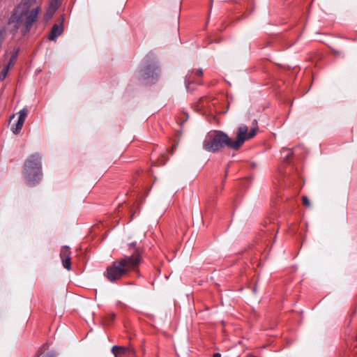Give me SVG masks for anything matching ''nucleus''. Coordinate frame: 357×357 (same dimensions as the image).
<instances>
[{"label":"nucleus","instance_id":"nucleus-1","mask_svg":"<svg viewBox=\"0 0 357 357\" xmlns=\"http://www.w3.org/2000/svg\"><path fill=\"white\" fill-rule=\"evenodd\" d=\"M142 260V255L135 251L130 256H124L109 266L104 275L110 282H116L128 275L132 271H138Z\"/></svg>","mask_w":357,"mask_h":357},{"label":"nucleus","instance_id":"nucleus-2","mask_svg":"<svg viewBox=\"0 0 357 357\" xmlns=\"http://www.w3.org/2000/svg\"><path fill=\"white\" fill-rule=\"evenodd\" d=\"M36 0H22L10 18V22L14 24L15 29H20L24 34L29 31L40 10L38 6L32 8Z\"/></svg>","mask_w":357,"mask_h":357},{"label":"nucleus","instance_id":"nucleus-3","mask_svg":"<svg viewBox=\"0 0 357 357\" xmlns=\"http://www.w3.org/2000/svg\"><path fill=\"white\" fill-rule=\"evenodd\" d=\"M42 156L34 153L29 156L24 164L23 176L30 186L38 183L42 178Z\"/></svg>","mask_w":357,"mask_h":357},{"label":"nucleus","instance_id":"nucleus-4","mask_svg":"<svg viewBox=\"0 0 357 357\" xmlns=\"http://www.w3.org/2000/svg\"><path fill=\"white\" fill-rule=\"evenodd\" d=\"M232 139L222 131L208 133L203 142L204 149L208 152H218L225 147L231 149Z\"/></svg>","mask_w":357,"mask_h":357},{"label":"nucleus","instance_id":"nucleus-5","mask_svg":"<svg viewBox=\"0 0 357 357\" xmlns=\"http://www.w3.org/2000/svg\"><path fill=\"white\" fill-rule=\"evenodd\" d=\"M255 135V128H252L248 132V128L246 126H241L236 132V139L235 140L232 139L231 149H238L246 140L252 138Z\"/></svg>","mask_w":357,"mask_h":357},{"label":"nucleus","instance_id":"nucleus-6","mask_svg":"<svg viewBox=\"0 0 357 357\" xmlns=\"http://www.w3.org/2000/svg\"><path fill=\"white\" fill-rule=\"evenodd\" d=\"M112 351L115 357H136L135 349L129 347L114 346Z\"/></svg>","mask_w":357,"mask_h":357},{"label":"nucleus","instance_id":"nucleus-7","mask_svg":"<svg viewBox=\"0 0 357 357\" xmlns=\"http://www.w3.org/2000/svg\"><path fill=\"white\" fill-rule=\"evenodd\" d=\"M71 252L70 250L69 247L63 246L60 251V257L62 261V264L63 267L68 270H71V258H70Z\"/></svg>","mask_w":357,"mask_h":357},{"label":"nucleus","instance_id":"nucleus-8","mask_svg":"<svg viewBox=\"0 0 357 357\" xmlns=\"http://www.w3.org/2000/svg\"><path fill=\"white\" fill-rule=\"evenodd\" d=\"M27 113L28 110L26 109H22L20 111L18 121L17 123L12 128V131L14 134H17L21 130Z\"/></svg>","mask_w":357,"mask_h":357},{"label":"nucleus","instance_id":"nucleus-9","mask_svg":"<svg viewBox=\"0 0 357 357\" xmlns=\"http://www.w3.org/2000/svg\"><path fill=\"white\" fill-rule=\"evenodd\" d=\"M59 7L58 1L56 0H53L50 2L46 13L45 14L44 19L46 21H49L54 15V13L57 10Z\"/></svg>","mask_w":357,"mask_h":357},{"label":"nucleus","instance_id":"nucleus-10","mask_svg":"<svg viewBox=\"0 0 357 357\" xmlns=\"http://www.w3.org/2000/svg\"><path fill=\"white\" fill-rule=\"evenodd\" d=\"M63 31L62 23L59 24H54L52 29V31L49 35V39L53 40L59 36Z\"/></svg>","mask_w":357,"mask_h":357},{"label":"nucleus","instance_id":"nucleus-11","mask_svg":"<svg viewBox=\"0 0 357 357\" xmlns=\"http://www.w3.org/2000/svg\"><path fill=\"white\" fill-rule=\"evenodd\" d=\"M158 70L157 67L155 66H149L144 70V77L145 79L149 78V77L158 76Z\"/></svg>","mask_w":357,"mask_h":357},{"label":"nucleus","instance_id":"nucleus-12","mask_svg":"<svg viewBox=\"0 0 357 357\" xmlns=\"http://www.w3.org/2000/svg\"><path fill=\"white\" fill-rule=\"evenodd\" d=\"M17 54H18V50L15 51L13 54V55L11 56V57L10 59V61H9V63H8L7 66H9V68H11V67H13L14 66V64L15 63V61L17 60Z\"/></svg>","mask_w":357,"mask_h":357},{"label":"nucleus","instance_id":"nucleus-13","mask_svg":"<svg viewBox=\"0 0 357 357\" xmlns=\"http://www.w3.org/2000/svg\"><path fill=\"white\" fill-rule=\"evenodd\" d=\"M9 69V66H6L2 70L1 73H0V80H3L6 78Z\"/></svg>","mask_w":357,"mask_h":357},{"label":"nucleus","instance_id":"nucleus-14","mask_svg":"<svg viewBox=\"0 0 357 357\" xmlns=\"http://www.w3.org/2000/svg\"><path fill=\"white\" fill-rule=\"evenodd\" d=\"M303 204L307 208H310L311 206L310 200L307 196H303Z\"/></svg>","mask_w":357,"mask_h":357},{"label":"nucleus","instance_id":"nucleus-15","mask_svg":"<svg viewBox=\"0 0 357 357\" xmlns=\"http://www.w3.org/2000/svg\"><path fill=\"white\" fill-rule=\"evenodd\" d=\"M38 357H54V355L51 352H41Z\"/></svg>","mask_w":357,"mask_h":357},{"label":"nucleus","instance_id":"nucleus-16","mask_svg":"<svg viewBox=\"0 0 357 357\" xmlns=\"http://www.w3.org/2000/svg\"><path fill=\"white\" fill-rule=\"evenodd\" d=\"M185 84H186V86L188 88V85L190 84V75L187 76V78H186V80H185Z\"/></svg>","mask_w":357,"mask_h":357},{"label":"nucleus","instance_id":"nucleus-17","mask_svg":"<svg viewBox=\"0 0 357 357\" xmlns=\"http://www.w3.org/2000/svg\"><path fill=\"white\" fill-rule=\"evenodd\" d=\"M196 75L199 77H202V75H203V72H202V69H199L197 70L196 72Z\"/></svg>","mask_w":357,"mask_h":357},{"label":"nucleus","instance_id":"nucleus-18","mask_svg":"<svg viewBox=\"0 0 357 357\" xmlns=\"http://www.w3.org/2000/svg\"><path fill=\"white\" fill-rule=\"evenodd\" d=\"M213 357H221V354L219 353H215L213 354Z\"/></svg>","mask_w":357,"mask_h":357}]
</instances>
